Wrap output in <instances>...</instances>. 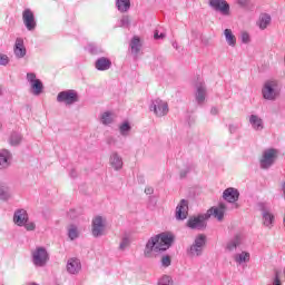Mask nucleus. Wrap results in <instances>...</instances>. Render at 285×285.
Returning <instances> with one entry per match:
<instances>
[{"instance_id": "nucleus-1", "label": "nucleus", "mask_w": 285, "mask_h": 285, "mask_svg": "<svg viewBox=\"0 0 285 285\" xmlns=\"http://www.w3.org/2000/svg\"><path fill=\"white\" fill-rule=\"evenodd\" d=\"M227 210L226 204L220 203L217 207H212L206 214H200L198 216H191L187 220L188 228L191 230H204L206 228V220L210 217H215L218 222L224 219V215Z\"/></svg>"}, {"instance_id": "nucleus-2", "label": "nucleus", "mask_w": 285, "mask_h": 285, "mask_svg": "<svg viewBox=\"0 0 285 285\" xmlns=\"http://www.w3.org/2000/svg\"><path fill=\"white\" fill-rule=\"evenodd\" d=\"M173 234L168 233H161L150 237L145 246V257H153V253H164V250H168V248L173 246Z\"/></svg>"}, {"instance_id": "nucleus-3", "label": "nucleus", "mask_w": 285, "mask_h": 285, "mask_svg": "<svg viewBox=\"0 0 285 285\" xmlns=\"http://www.w3.org/2000/svg\"><path fill=\"white\" fill-rule=\"evenodd\" d=\"M282 92V88L279 87V82L277 80H267L262 89L263 98L267 101H275L277 97H279Z\"/></svg>"}, {"instance_id": "nucleus-4", "label": "nucleus", "mask_w": 285, "mask_h": 285, "mask_svg": "<svg viewBox=\"0 0 285 285\" xmlns=\"http://www.w3.org/2000/svg\"><path fill=\"white\" fill-rule=\"evenodd\" d=\"M108 232V220L104 216H95L91 220L92 237H104Z\"/></svg>"}, {"instance_id": "nucleus-5", "label": "nucleus", "mask_w": 285, "mask_h": 285, "mask_svg": "<svg viewBox=\"0 0 285 285\" xmlns=\"http://www.w3.org/2000/svg\"><path fill=\"white\" fill-rule=\"evenodd\" d=\"M204 246H206V236L200 234L196 236L194 243L187 248L188 257H202L204 255Z\"/></svg>"}, {"instance_id": "nucleus-6", "label": "nucleus", "mask_w": 285, "mask_h": 285, "mask_svg": "<svg viewBox=\"0 0 285 285\" xmlns=\"http://www.w3.org/2000/svg\"><path fill=\"white\" fill-rule=\"evenodd\" d=\"M31 257L32 264L37 268H43V266H46V264H48V261L50 259V255L48 254L46 247H36V249L31 252Z\"/></svg>"}, {"instance_id": "nucleus-7", "label": "nucleus", "mask_w": 285, "mask_h": 285, "mask_svg": "<svg viewBox=\"0 0 285 285\" xmlns=\"http://www.w3.org/2000/svg\"><path fill=\"white\" fill-rule=\"evenodd\" d=\"M58 104H65V106H73L79 101V94L75 89H68L60 91L57 96Z\"/></svg>"}, {"instance_id": "nucleus-8", "label": "nucleus", "mask_w": 285, "mask_h": 285, "mask_svg": "<svg viewBox=\"0 0 285 285\" xmlns=\"http://www.w3.org/2000/svg\"><path fill=\"white\" fill-rule=\"evenodd\" d=\"M278 151L277 149H265L259 159V166L263 170H268L273 164H275V159H277Z\"/></svg>"}, {"instance_id": "nucleus-9", "label": "nucleus", "mask_w": 285, "mask_h": 285, "mask_svg": "<svg viewBox=\"0 0 285 285\" xmlns=\"http://www.w3.org/2000/svg\"><path fill=\"white\" fill-rule=\"evenodd\" d=\"M149 110L157 117H166V115L169 112L168 102L157 98L151 101Z\"/></svg>"}, {"instance_id": "nucleus-10", "label": "nucleus", "mask_w": 285, "mask_h": 285, "mask_svg": "<svg viewBox=\"0 0 285 285\" xmlns=\"http://www.w3.org/2000/svg\"><path fill=\"white\" fill-rule=\"evenodd\" d=\"M209 8L215 12H219L223 17H230V4L226 0H209Z\"/></svg>"}, {"instance_id": "nucleus-11", "label": "nucleus", "mask_w": 285, "mask_h": 285, "mask_svg": "<svg viewBox=\"0 0 285 285\" xmlns=\"http://www.w3.org/2000/svg\"><path fill=\"white\" fill-rule=\"evenodd\" d=\"M27 81L30 83L31 92L35 95V97H39V95L43 92V82L37 78V73L28 72Z\"/></svg>"}, {"instance_id": "nucleus-12", "label": "nucleus", "mask_w": 285, "mask_h": 285, "mask_svg": "<svg viewBox=\"0 0 285 285\" xmlns=\"http://www.w3.org/2000/svg\"><path fill=\"white\" fill-rule=\"evenodd\" d=\"M22 21L24 27L29 32H32L37 29V19H35V12L30 9H24L22 12Z\"/></svg>"}, {"instance_id": "nucleus-13", "label": "nucleus", "mask_w": 285, "mask_h": 285, "mask_svg": "<svg viewBox=\"0 0 285 285\" xmlns=\"http://www.w3.org/2000/svg\"><path fill=\"white\" fill-rule=\"evenodd\" d=\"M195 88H196V92H195L196 102L199 106H202L206 101V95H207L206 83H204V81H198Z\"/></svg>"}, {"instance_id": "nucleus-14", "label": "nucleus", "mask_w": 285, "mask_h": 285, "mask_svg": "<svg viewBox=\"0 0 285 285\" xmlns=\"http://www.w3.org/2000/svg\"><path fill=\"white\" fill-rule=\"evenodd\" d=\"M67 273L69 275H79L81 273V261L77 257L67 261Z\"/></svg>"}, {"instance_id": "nucleus-15", "label": "nucleus", "mask_w": 285, "mask_h": 285, "mask_svg": "<svg viewBox=\"0 0 285 285\" xmlns=\"http://www.w3.org/2000/svg\"><path fill=\"white\" fill-rule=\"evenodd\" d=\"M223 199L228 204H235L239 199V190L235 187H228L223 191Z\"/></svg>"}, {"instance_id": "nucleus-16", "label": "nucleus", "mask_w": 285, "mask_h": 285, "mask_svg": "<svg viewBox=\"0 0 285 285\" xmlns=\"http://www.w3.org/2000/svg\"><path fill=\"white\" fill-rule=\"evenodd\" d=\"M188 217V200L183 199L176 207V219L184 222Z\"/></svg>"}, {"instance_id": "nucleus-17", "label": "nucleus", "mask_w": 285, "mask_h": 285, "mask_svg": "<svg viewBox=\"0 0 285 285\" xmlns=\"http://www.w3.org/2000/svg\"><path fill=\"white\" fill-rule=\"evenodd\" d=\"M13 53L17 59H23L27 55L26 45L23 43L22 38H17L13 47Z\"/></svg>"}, {"instance_id": "nucleus-18", "label": "nucleus", "mask_w": 285, "mask_h": 285, "mask_svg": "<svg viewBox=\"0 0 285 285\" xmlns=\"http://www.w3.org/2000/svg\"><path fill=\"white\" fill-rule=\"evenodd\" d=\"M28 222V212L26 209H17L13 214V224L16 226H23Z\"/></svg>"}, {"instance_id": "nucleus-19", "label": "nucleus", "mask_w": 285, "mask_h": 285, "mask_svg": "<svg viewBox=\"0 0 285 285\" xmlns=\"http://www.w3.org/2000/svg\"><path fill=\"white\" fill-rule=\"evenodd\" d=\"M263 225L266 228H271L275 222V215L271 213V208L262 207Z\"/></svg>"}, {"instance_id": "nucleus-20", "label": "nucleus", "mask_w": 285, "mask_h": 285, "mask_svg": "<svg viewBox=\"0 0 285 285\" xmlns=\"http://www.w3.org/2000/svg\"><path fill=\"white\" fill-rule=\"evenodd\" d=\"M242 235H235L233 238H230L225 246V249L228 253H235V250H237V248H239V246H242Z\"/></svg>"}, {"instance_id": "nucleus-21", "label": "nucleus", "mask_w": 285, "mask_h": 285, "mask_svg": "<svg viewBox=\"0 0 285 285\" xmlns=\"http://www.w3.org/2000/svg\"><path fill=\"white\" fill-rule=\"evenodd\" d=\"M109 164L114 170H121L124 168V158L117 151H114L109 157Z\"/></svg>"}, {"instance_id": "nucleus-22", "label": "nucleus", "mask_w": 285, "mask_h": 285, "mask_svg": "<svg viewBox=\"0 0 285 285\" xmlns=\"http://www.w3.org/2000/svg\"><path fill=\"white\" fill-rule=\"evenodd\" d=\"M111 66L112 61L106 57L98 58L95 62V68L99 71L110 70Z\"/></svg>"}, {"instance_id": "nucleus-23", "label": "nucleus", "mask_w": 285, "mask_h": 285, "mask_svg": "<svg viewBox=\"0 0 285 285\" xmlns=\"http://www.w3.org/2000/svg\"><path fill=\"white\" fill-rule=\"evenodd\" d=\"M233 259L238 266L248 264V262H250V253L245 252V250H243L240 253H236V254H234Z\"/></svg>"}, {"instance_id": "nucleus-24", "label": "nucleus", "mask_w": 285, "mask_h": 285, "mask_svg": "<svg viewBox=\"0 0 285 285\" xmlns=\"http://www.w3.org/2000/svg\"><path fill=\"white\" fill-rule=\"evenodd\" d=\"M249 124L253 130H257V131L264 130V120L257 115L249 116Z\"/></svg>"}, {"instance_id": "nucleus-25", "label": "nucleus", "mask_w": 285, "mask_h": 285, "mask_svg": "<svg viewBox=\"0 0 285 285\" xmlns=\"http://www.w3.org/2000/svg\"><path fill=\"white\" fill-rule=\"evenodd\" d=\"M12 155L7 150L3 149L0 151V169L3 170L10 166V159Z\"/></svg>"}, {"instance_id": "nucleus-26", "label": "nucleus", "mask_w": 285, "mask_h": 285, "mask_svg": "<svg viewBox=\"0 0 285 285\" xmlns=\"http://www.w3.org/2000/svg\"><path fill=\"white\" fill-rule=\"evenodd\" d=\"M116 116L112 111H105L100 115V122L102 126H110V124H115Z\"/></svg>"}, {"instance_id": "nucleus-27", "label": "nucleus", "mask_w": 285, "mask_h": 285, "mask_svg": "<svg viewBox=\"0 0 285 285\" xmlns=\"http://www.w3.org/2000/svg\"><path fill=\"white\" fill-rule=\"evenodd\" d=\"M271 21H272L271 14H268V13H262V14L259 16L257 26H258V28H259L261 30H266V29L271 26Z\"/></svg>"}, {"instance_id": "nucleus-28", "label": "nucleus", "mask_w": 285, "mask_h": 285, "mask_svg": "<svg viewBox=\"0 0 285 285\" xmlns=\"http://www.w3.org/2000/svg\"><path fill=\"white\" fill-rule=\"evenodd\" d=\"M224 36H225L226 43L230 46V48H235V46H237V38L235 37V35H233V30L225 29Z\"/></svg>"}, {"instance_id": "nucleus-29", "label": "nucleus", "mask_w": 285, "mask_h": 285, "mask_svg": "<svg viewBox=\"0 0 285 285\" xmlns=\"http://www.w3.org/2000/svg\"><path fill=\"white\" fill-rule=\"evenodd\" d=\"M131 53L138 56L141 50V40L139 37L135 36L130 41Z\"/></svg>"}, {"instance_id": "nucleus-30", "label": "nucleus", "mask_w": 285, "mask_h": 285, "mask_svg": "<svg viewBox=\"0 0 285 285\" xmlns=\"http://www.w3.org/2000/svg\"><path fill=\"white\" fill-rule=\"evenodd\" d=\"M116 8L119 12H128L130 10V0H116Z\"/></svg>"}, {"instance_id": "nucleus-31", "label": "nucleus", "mask_w": 285, "mask_h": 285, "mask_svg": "<svg viewBox=\"0 0 285 285\" xmlns=\"http://www.w3.org/2000/svg\"><path fill=\"white\" fill-rule=\"evenodd\" d=\"M130 130H132L130 122L125 121L119 125V132H120L121 137H128V135H130Z\"/></svg>"}, {"instance_id": "nucleus-32", "label": "nucleus", "mask_w": 285, "mask_h": 285, "mask_svg": "<svg viewBox=\"0 0 285 285\" xmlns=\"http://www.w3.org/2000/svg\"><path fill=\"white\" fill-rule=\"evenodd\" d=\"M23 139V136H21V134L13 131L9 138V144L11 146H19V144H21Z\"/></svg>"}, {"instance_id": "nucleus-33", "label": "nucleus", "mask_w": 285, "mask_h": 285, "mask_svg": "<svg viewBox=\"0 0 285 285\" xmlns=\"http://www.w3.org/2000/svg\"><path fill=\"white\" fill-rule=\"evenodd\" d=\"M0 199L2 202H8V199H10V189L3 184H0Z\"/></svg>"}, {"instance_id": "nucleus-34", "label": "nucleus", "mask_w": 285, "mask_h": 285, "mask_svg": "<svg viewBox=\"0 0 285 285\" xmlns=\"http://www.w3.org/2000/svg\"><path fill=\"white\" fill-rule=\"evenodd\" d=\"M68 237L71 240L77 239V237H79V229L77 228L76 225H70L68 228Z\"/></svg>"}, {"instance_id": "nucleus-35", "label": "nucleus", "mask_w": 285, "mask_h": 285, "mask_svg": "<svg viewBox=\"0 0 285 285\" xmlns=\"http://www.w3.org/2000/svg\"><path fill=\"white\" fill-rule=\"evenodd\" d=\"M88 50L91 55H101V52H104V50L101 49V47L91 43L88 46Z\"/></svg>"}, {"instance_id": "nucleus-36", "label": "nucleus", "mask_w": 285, "mask_h": 285, "mask_svg": "<svg viewBox=\"0 0 285 285\" xmlns=\"http://www.w3.org/2000/svg\"><path fill=\"white\" fill-rule=\"evenodd\" d=\"M119 28H130V16L121 17Z\"/></svg>"}, {"instance_id": "nucleus-37", "label": "nucleus", "mask_w": 285, "mask_h": 285, "mask_svg": "<svg viewBox=\"0 0 285 285\" xmlns=\"http://www.w3.org/2000/svg\"><path fill=\"white\" fill-rule=\"evenodd\" d=\"M128 246H130V238L125 236L122 237L120 245H119V250H126V248H128Z\"/></svg>"}, {"instance_id": "nucleus-38", "label": "nucleus", "mask_w": 285, "mask_h": 285, "mask_svg": "<svg viewBox=\"0 0 285 285\" xmlns=\"http://www.w3.org/2000/svg\"><path fill=\"white\" fill-rule=\"evenodd\" d=\"M157 285H173V278L168 275H165L161 278H159Z\"/></svg>"}, {"instance_id": "nucleus-39", "label": "nucleus", "mask_w": 285, "mask_h": 285, "mask_svg": "<svg viewBox=\"0 0 285 285\" xmlns=\"http://www.w3.org/2000/svg\"><path fill=\"white\" fill-rule=\"evenodd\" d=\"M10 58L6 53H0V66H8Z\"/></svg>"}, {"instance_id": "nucleus-40", "label": "nucleus", "mask_w": 285, "mask_h": 285, "mask_svg": "<svg viewBox=\"0 0 285 285\" xmlns=\"http://www.w3.org/2000/svg\"><path fill=\"white\" fill-rule=\"evenodd\" d=\"M240 41L242 43H248L250 41V35L246 31L240 33Z\"/></svg>"}, {"instance_id": "nucleus-41", "label": "nucleus", "mask_w": 285, "mask_h": 285, "mask_svg": "<svg viewBox=\"0 0 285 285\" xmlns=\"http://www.w3.org/2000/svg\"><path fill=\"white\" fill-rule=\"evenodd\" d=\"M22 226L26 228V230H35L37 228V225L35 224V222H29V220H27Z\"/></svg>"}, {"instance_id": "nucleus-42", "label": "nucleus", "mask_w": 285, "mask_h": 285, "mask_svg": "<svg viewBox=\"0 0 285 285\" xmlns=\"http://www.w3.org/2000/svg\"><path fill=\"white\" fill-rule=\"evenodd\" d=\"M170 264H171L170 256H163L161 266H164L165 268H168Z\"/></svg>"}, {"instance_id": "nucleus-43", "label": "nucleus", "mask_w": 285, "mask_h": 285, "mask_svg": "<svg viewBox=\"0 0 285 285\" xmlns=\"http://www.w3.org/2000/svg\"><path fill=\"white\" fill-rule=\"evenodd\" d=\"M154 39H166V33H159V30H156L154 33Z\"/></svg>"}, {"instance_id": "nucleus-44", "label": "nucleus", "mask_w": 285, "mask_h": 285, "mask_svg": "<svg viewBox=\"0 0 285 285\" xmlns=\"http://www.w3.org/2000/svg\"><path fill=\"white\" fill-rule=\"evenodd\" d=\"M228 130H229L230 135H235V132H237V130H239V126L229 125Z\"/></svg>"}, {"instance_id": "nucleus-45", "label": "nucleus", "mask_w": 285, "mask_h": 285, "mask_svg": "<svg viewBox=\"0 0 285 285\" xmlns=\"http://www.w3.org/2000/svg\"><path fill=\"white\" fill-rule=\"evenodd\" d=\"M193 170V166L189 165L186 169H183L180 171V177H186V175H188V173H190Z\"/></svg>"}, {"instance_id": "nucleus-46", "label": "nucleus", "mask_w": 285, "mask_h": 285, "mask_svg": "<svg viewBox=\"0 0 285 285\" xmlns=\"http://www.w3.org/2000/svg\"><path fill=\"white\" fill-rule=\"evenodd\" d=\"M272 285H282V281L279 279V273H275V277L273 279V284Z\"/></svg>"}, {"instance_id": "nucleus-47", "label": "nucleus", "mask_w": 285, "mask_h": 285, "mask_svg": "<svg viewBox=\"0 0 285 285\" xmlns=\"http://www.w3.org/2000/svg\"><path fill=\"white\" fill-rule=\"evenodd\" d=\"M68 217H70V219H76L77 210L70 209L69 213H68Z\"/></svg>"}, {"instance_id": "nucleus-48", "label": "nucleus", "mask_w": 285, "mask_h": 285, "mask_svg": "<svg viewBox=\"0 0 285 285\" xmlns=\"http://www.w3.org/2000/svg\"><path fill=\"white\" fill-rule=\"evenodd\" d=\"M238 6H242V8H246L248 6V0H237Z\"/></svg>"}, {"instance_id": "nucleus-49", "label": "nucleus", "mask_w": 285, "mask_h": 285, "mask_svg": "<svg viewBox=\"0 0 285 285\" xmlns=\"http://www.w3.org/2000/svg\"><path fill=\"white\" fill-rule=\"evenodd\" d=\"M145 193L146 195H153L155 193V189L153 187H146Z\"/></svg>"}, {"instance_id": "nucleus-50", "label": "nucleus", "mask_w": 285, "mask_h": 285, "mask_svg": "<svg viewBox=\"0 0 285 285\" xmlns=\"http://www.w3.org/2000/svg\"><path fill=\"white\" fill-rule=\"evenodd\" d=\"M171 46L175 50H179V43L177 41L171 42Z\"/></svg>"}, {"instance_id": "nucleus-51", "label": "nucleus", "mask_w": 285, "mask_h": 285, "mask_svg": "<svg viewBox=\"0 0 285 285\" xmlns=\"http://www.w3.org/2000/svg\"><path fill=\"white\" fill-rule=\"evenodd\" d=\"M219 111H218V109H217V107H213L212 109H210V114L212 115H217Z\"/></svg>"}, {"instance_id": "nucleus-52", "label": "nucleus", "mask_w": 285, "mask_h": 285, "mask_svg": "<svg viewBox=\"0 0 285 285\" xmlns=\"http://www.w3.org/2000/svg\"><path fill=\"white\" fill-rule=\"evenodd\" d=\"M107 142H108V144H112V137L108 138V139H107Z\"/></svg>"}, {"instance_id": "nucleus-53", "label": "nucleus", "mask_w": 285, "mask_h": 285, "mask_svg": "<svg viewBox=\"0 0 285 285\" xmlns=\"http://www.w3.org/2000/svg\"><path fill=\"white\" fill-rule=\"evenodd\" d=\"M71 177H75V171H71Z\"/></svg>"}, {"instance_id": "nucleus-54", "label": "nucleus", "mask_w": 285, "mask_h": 285, "mask_svg": "<svg viewBox=\"0 0 285 285\" xmlns=\"http://www.w3.org/2000/svg\"><path fill=\"white\" fill-rule=\"evenodd\" d=\"M29 285H39V284H37V283H31V284H29Z\"/></svg>"}, {"instance_id": "nucleus-55", "label": "nucleus", "mask_w": 285, "mask_h": 285, "mask_svg": "<svg viewBox=\"0 0 285 285\" xmlns=\"http://www.w3.org/2000/svg\"><path fill=\"white\" fill-rule=\"evenodd\" d=\"M2 127H3V125L0 122V130H1Z\"/></svg>"}, {"instance_id": "nucleus-56", "label": "nucleus", "mask_w": 285, "mask_h": 285, "mask_svg": "<svg viewBox=\"0 0 285 285\" xmlns=\"http://www.w3.org/2000/svg\"><path fill=\"white\" fill-rule=\"evenodd\" d=\"M193 35H197L195 31H191Z\"/></svg>"}, {"instance_id": "nucleus-57", "label": "nucleus", "mask_w": 285, "mask_h": 285, "mask_svg": "<svg viewBox=\"0 0 285 285\" xmlns=\"http://www.w3.org/2000/svg\"><path fill=\"white\" fill-rule=\"evenodd\" d=\"M0 96H1V87H0Z\"/></svg>"}]
</instances>
